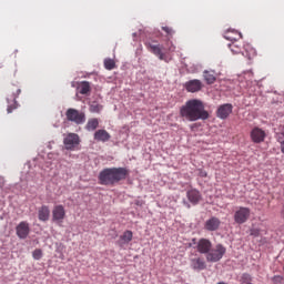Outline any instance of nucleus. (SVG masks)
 <instances>
[{"label":"nucleus","instance_id":"nucleus-1","mask_svg":"<svg viewBox=\"0 0 284 284\" xmlns=\"http://www.w3.org/2000/svg\"><path fill=\"white\" fill-rule=\"evenodd\" d=\"M180 116L184 121H207L210 119V112L205 110V103L199 99L187 100L180 108Z\"/></svg>","mask_w":284,"mask_h":284},{"label":"nucleus","instance_id":"nucleus-2","mask_svg":"<svg viewBox=\"0 0 284 284\" xmlns=\"http://www.w3.org/2000/svg\"><path fill=\"white\" fill-rule=\"evenodd\" d=\"M130 171L126 168H106L99 173L100 185H116L120 181L128 179Z\"/></svg>","mask_w":284,"mask_h":284},{"label":"nucleus","instance_id":"nucleus-3","mask_svg":"<svg viewBox=\"0 0 284 284\" xmlns=\"http://www.w3.org/2000/svg\"><path fill=\"white\" fill-rule=\"evenodd\" d=\"M231 52L234 54H243L246 59L251 60L256 57V50L250 44H243V41L237 40L229 44Z\"/></svg>","mask_w":284,"mask_h":284},{"label":"nucleus","instance_id":"nucleus-4","mask_svg":"<svg viewBox=\"0 0 284 284\" xmlns=\"http://www.w3.org/2000/svg\"><path fill=\"white\" fill-rule=\"evenodd\" d=\"M19 94H21V88H19V85H17V84H11L9 87L8 98H7V102H8L7 112H8V114H11L12 110H17V97H19Z\"/></svg>","mask_w":284,"mask_h":284},{"label":"nucleus","instance_id":"nucleus-5","mask_svg":"<svg viewBox=\"0 0 284 284\" xmlns=\"http://www.w3.org/2000/svg\"><path fill=\"white\" fill-rule=\"evenodd\" d=\"M227 252V248L223 246V244H217L213 248L209 251V254L206 255L207 263H219L223 256H225V253Z\"/></svg>","mask_w":284,"mask_h":284},{"label":"nucleus","instance_id":"nucleus-6","mask_svg":"<svg viewBox=\"0 0 284 284\" xmlns=\"http://www.w3.org/2000/svg\"><path fill=\"white\" fill-rule=\"evenodd\" d=\"M65 116L68 121H71L72 123H77V125H81L85 123V113L80 112L77 109H68Z\"/></svg>","mask_w":284,"mask_h":284},{"label":"nucleus","instance_id":"nucleus-7","mask_svg":"<svg viewBox=\"0 0 284 284\" xmlns=\"http://www.w3.org/2000/svg\"><path fill=\"white\" fill-rule=\"evenodd\" d=\"M145 47L149 52H152V54L158 57L160 61H165V53H163V47L161 44H156V41L148 40L145 42Z\"/></svg>","mask_w":284,"mask_h":284},{"label":"nucleus","instance_id":"nucleus-8","mask_svg":"<svg viewBox=\"0 0 284 284\" xmlns=\"http://www.w3.org/2000/svg\"><path fill=\"white\" fill-rule=\"evenodd\" d=\"M65 150L74 151L77 150L78 145L81 143V139L77 133H69L63 139Z\"/></svg>","mask_w":284,"mask_h":284},{"label":"nucleus","instance_id":"nucleus-9","mask_svg":"<svg viewBox=\"0 0 284 284\" xmlns=\"http://www.w3.org/2000/svg\"><path fill=\"white\" fill-rule=\"evenodd\" d=\"M251 211L248 207L241 206L235 213H234V221L239 225H243V223H246L247 219H250Z\"/></svg>","mask_w":284,"mask_h":284},{"label":"nucleus","instance_id":"nucleus-10","mask_svg":"<svg viewBox=\"0 0 284 284\" xmlns=\"http://www.w3.org/2000/svg\"><path fill=\"white\" fill-rule=\"evenodd\" d=\"M64 219H65V207H63V205L61 204L55 205L52 210L53 223H63Z\"/></svg>","mask_w":284,"mask_h":284},{"label":"nucleus","instance_id":"nucleus-11","mask_svg":"<svg viewBox=\"0 0 284 284\" xmlns=\"http://www.w3.org/2000/svg\"><path fill=\"white\" fill-rule=\"evenodd\" d=\"M16 234L20 239H28L30 235V224L26 221L20 222L16 227Z\"/></svg>","mask_w":284,"mask_h":284},{"label":"nucleus","instance_id":"nucleus-12","mask_svg":"<svg viewBox=\"0 0 284 284\" xmlns=\"http://www.w3.org/2000/svg\"><path fill=\"white\" fill-rule=\"evenodd\" d=\"M221 227V220L216 216H212L204 223V230L206 232H216Z\"/></svg>","mask_w":284,"mask_h":284},{"label":"nucleus","instance_id":"nucleus-13","mask_svg":"<svg viewBox=\"0 0 284 284\" xmlns=\"http://www.w3.org/2000/svg\"><path fill=\"white\" fill-rule=\"evenodd\" d=\"M186 92H201V90H203V82H201V80H190L185 83L184 85Z\"/></svg>","mask_w":284,"mask_h":284},{"label":"nucleus","instance_id":"nucleus-14","mask_svg":"<svg viewBox=\"0 0 284 284\" xmlns=\"http://www.w3.org/2000/svg\"><path fill=\"white\" fill-rule=\"evenodd\" d=\"M196 250L200 254H209L212 250V242L207 239H200L197 242Z\"/></svg>","mask_w":284,"mask_h":284},{"label":"nucleus","instance_id":"nucleus-15","mask_svg":"<svg viewBox=\"0 0 284 284\" xmlns=\"http://www.w3.org/2000/svg\"><path fill=\"white\" fill-rule=\"evenodd\" d=\"M251 139L253 143H263L265 141V131L261 128H254L251 131Z\"/></svg>","mask_w":284,"mask_h":284},{"label":"nucleus","instance_id":"nucleus-16","mask_svg":"<svg viewBox=\"0 0 284 284\" xmlns=\"http://www.w3.org/2000/svg\"><path fill=\"white\" fill-rule=\"evenodd\" d=\"M233 106L231 103L222 104L219 106L216 111V116L219 119H227L230 116V113L232 112Z\"/></svg>","mask_w":284,"mask_h":284},{"label":"nucleus","instance_id":"nucleus-17","mask_svg":"<svg viewBox=\"0 0 284 284\" xmlns=\"http://www.w3.org/2000/svg\"><path fill=\"white\" fill-rule=\"evenodd\" d=\"M110 139H112V135H110L104 129H100L94 133V141H99L101 143H108Z\"/></svg>","mask_w":284,"mask_h":284},{"label":"nucleus","instance_id":"nucleus-18","mask_svg":"<svg viewBox=\"0 0 284 284\" xmlns=\"http://www.w3.org/2000/svg\"><path fill=\"white\" fill-rule=\"evenodd\" d=\"M186 196L192 205H199V202L201 201V192H199V190L192 189L187 191Z\"/></svg>","mask_w":284,"mask_h":284},{"label":"nucleus","instance_id":"nucleus-19","mask_svg":"<svg viewBox=\"0 0 284 284\" xmlns=\"http://www.w3.org/2000/svg\"><path fill=\"white\" fill-rule=\"evenodd\" d=\"M224 39L234 43V41H241V39H243V34L236 30H229L224 33Z\"/></svg>","mask_w":284,"mask_h":284},{"label":"nucleus","instance_id":"nucleus-20","mask_svg":"<svg viewBox=\"0 0 284 284\" xmlns=\"http://www.w3.org/2000/svg\"><path fill=\"white\" fill-rule=\"evenodd\" d=\"M132 239H134V233H132V231H124L118 241V245H120V247H124V245L132 242Z\"/></svg>","mask_w":284,"mask_h":284},{"label":"nucleus","instance_id":"nucleus-21","mask_svg":"<svg viewBox=\"0 0 284 284\" xmlns=\"http://www.w3.org/2000/svg\"><path fill=\"white\" fill-rule=\"evenodd\" d=\"M38 219L43 223H45L47 221H50V207L48 205H42L38 210Z\"/></svg>","mask_w":284,"mask_h":284},{"label":"nucleus","instance_id":"nucleus-22","mask_svg":"<svg viewBox=\"0 0 284 284\" xmlns=\"http://www.w3.org/2000/svg\"><path fill=\"white\" fill-rule=\"evenodd\" d=\"M191 267L193 270L201 271V270H205V267L207 266L205 265V260H203L202 257H195L191 260Z\"/></svg>","mask_w":284,"mask_h":284},{"label":"nucleus","instance_id":"nucleus-23","mask_svg":"<svg viewBox=\"0 0 284 284\" xmlns=\"http://www.w3.org/2000/svg\"><path fill=\"white\" fill-rule=\"evenodd\" d=\"M97 128H99V119L97 118L89 119L85 125V130H88V132H94Z\"/></svg>","mask_w":284,"mask_h":284},{"label":"nucleus","instance_id":"nucleus-24","mask_svg":"<svg viewBox=\"0 0 284 284\" xmlns=\"http://www.w3.org/2000/svg\"><path fill=\"white\" fill-rule=\"evenodd\" d=\"M203 77H204V81L209 85H212V83H215L216 81V75H214V71H204Z\"/></svg>","mask_w":284,"mask_h":284},{"label":"nucleus","instance_id":"nucleus-25","mask_svg":"<svg viewBox=\"0 0 284 284\" xmlns=\"http://www.w3.org/2000/svg\"><path fill=\"white\" fill-rule=\"evenodd\" d=\"M78 90H79L80 94H90V90H91L90 82L82 81L79 84Z\"/></svg>","mask_w":284,"mask_h":284},{"label":"nucleus","instance_id":"nucleus-26","mask_svg":"<svg viewBox=\"0 0 284 284\" xmlns=\"http://www.w3.org/2000/svg\"><path fill=\"white\" fill-rule=\"evenodd\" d=\"M101 110H103V105H101L99 102L93 101L90 104V112L99 114V112H101Z\"/></svg>","mask_w":284,"mask_h":284},{"label":"nucleus","instance_id":"nucleus-27","mask_svg":"<svg viewBox=\"0 0 284 284\" xmlns=\"http://www.w3.org/2000/svg\"><path fill=\"white\" fill-rule=\"evenodd\" d=\"M104 68H105V70H114V68H116V63L112 59H105Z\"/></svg>","mask_w":284,"mask_h":284},{"label":"nucleus","instance_id":"nucleus-28","mask_svg":"<svg viewBox=\"0 0 284 284\" xmlns=\"http://www.w3.org/2000/svg\"><path fill=\"white\" fill-rule=\"evenodd\" d=\"M240 283L241 284H252V275H250V273L242 274Z\"/></svg>","mask_w":284,"mask_h":284},{"label":"nucleus","instance_id":"nucleus-29","mask_svg":"<svg viewBox=\"0 0 284 284\" xmlns=\"http://www.w3.org/2000/svg\"><path fill=\"white\" fill-rule=\"evenodd\" d=\"M32 257L34 258V261H41V258L43 257V251H41V248H36L32 253Z\"/></svg>","mask_w":284,"mask_h":284},{"label":"nucleus","instance_id":"nucleus-30","mask_svg":"<svg viewBox=\"0 0 284 284\" xmlns=\"http://www.w3.org/2000/svg\"><path fill=\"white\" fill-rule=\"evenodd\" d=\"M278 143L281 144V152L284 154V126L282 128L280 132V136L277 139Z\"/></svg>","mask_w":284,"mask_h":284},{"label":"nucleus","instance_id":"nucleus-31","mask_svg":"<svg viewBox=\"0 0 284 284\" xmlns=\"http://www.w3.org/2000/svg\"><path fill=\"white\" fill-rule=\"evenodd\" d=\"M162 30L166 33V37H173L174 36V29L170 27H162Z\"/></svg>","mask_w":284,"mask_h":284},{"label":"nucleus","instance_id":"nucleus-32","mask_svg":"<svg viewBox=\"0 0 284 284\" xmlns=\"http://www.w3.org/2000/svg\"><path fill=\"white\" fill-rule=\"evenodd\" d=\"M272 283H274V284H281V283H283V276H281V275H275V276H273V277H272Z\"/></svg>","mask_w":284,"mask_h":284},{"label":"nucleus","instance_id":"nucleus-33","mask_svg":"<svg viewBox=\"0 0 284 284\" xmlns=\"http://www.w3.org/2000/svg\"><path fill=\"white\" fill-rule=\"evenodd\" d=\"M199 176H201V179H207V172L203 169H199Z\"/></svg>","mask_w":284,"mask_h":284},{"label":"nucleus","instance_id":"nucleus-34","mask_svg":"<svg viewBox=\"0 0 284 284\" xmlns=\"http://www.w3.org/2000/svg\"><path fill=\"white\" fill-rule=\"evenodd\" d=\"M174 50H176V48H174V47H170V48H169V51H170V52H174Z\"/></svg>","mask_w":284,"mask_h":284}]
</instances>
